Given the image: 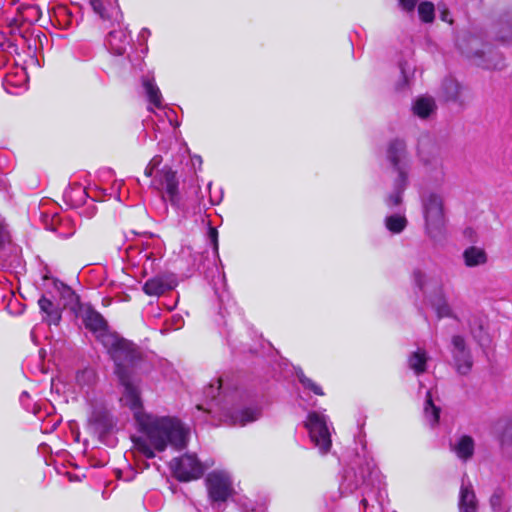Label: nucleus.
Masks as SVG:
<instances>
[{
    "label": "nucleus",
    "mask_w": 512,
    "mask_h": 512,
    "mask_svg": "<svg viewBox=\"0 0 512 512\" xmlns=\"http://www.w3.org/2000/svg\"><path fill=\"white\" fill-rule=\"evenodd\" d=\"M195 160H196V162H193V165H196V163H199V164L202 163V160L200 157H196Z\"/></svg>",
    "instance_id": "de8ad7c7"
},
{
    "label": "nucleus",
    "mask_w": 512,
    "mask_h": 512,
    "mask_svg": "<svg viewBox=\"0 0 512 512\" xmlns=\"http://www.w3.org/2000/svg\"><path fill=\"white\" fill-rule=\"evenodd\" d=\"M176 286V276L172 273H163L148 279L143 285V291L149 296H160Z\"/></svg>",
    "instance_id": "2eb2a0df"
},
{
    "label": "nucleus",
    "mask_w": 512,
    "mask_h": 512,
    "mask_svg": "<svg viewBox=\"0 0 512 512\" xmlns=\"http://www.w3.org/2000/svg\"><path fill=\"white\" fill-rule=\"evenodd\" d=\"M178 184L176 172L169 166H164L162 169L158 170L154 179L151 180V186L162 191V199L169 201L174 207L180 206Z\"/></svg>",
    "instance_id": "423d86ee"
},
{
    "label": "nucleus",
    "mask_w": 512,
    "mask_h": 512,
    "mask_svg": "<svg viewBox=\"0 0 512 512\" xmlns=\"http://www.w3.org/2000/svg\"><path fill=\"white\" fill-rule=\"evenodd\" d=\"M387 159L397 173L394 179L393 192L386 199L387 206L392 208L401 204L402 194L408 184L410 162L407 158L406 144L404 141L395 139L389 143Z\"/></svg>",
    "instance_id": "7ed1b4c3"
},
{
    "label": "nucleus",
    "mask_w": 512,
    "mask_h": 512,
    "mask_svg": "<svg viewBox=\"0 0 512 512\" xmlns=\"http://www.w3.org/2000/svg\"><path fill=\"white\" fill-rule=\"evenodd\" d=\"M400 80L396 83L395 89L399 92L408 90L412 83V77L414 75V69L407 63L400 64Z\"/></svg>",
    "instance_id": "b1692460"
},
{
    "label": "nucleus",
    "mask_w": 512,
    "mask_h": 512,
    "mask_svg": "<svg viewBox=\"0 0 512 512\" xmlns=\"http://www.w3.org/2000/svg\"><path fill=\"white\" fill-rule=\"evenodd\" d=\"M195 160H196V162H193V165H196V163H199V164L202 163V160L200 157H196Z\"/></svg>",
    "instance_id": "09e8293b"
},
{
    "label": "nucleus",
    "mask_w": 512,
    "mask_h": 512,
    "mask_svg": "<svg viewBox=\"0 0 512 512\" xmlns=\"http://www.w3.org/2000/svg\"><path fill=\"white\" fill-rule=\"evenodd\" d=\"M150 36V31L147 28H143L139 33V38L146 40Z\"/></svg>",
    "instance_id": "37998d69"
},
{
    "label": "nucleus",
    "mask_w": 512,
    "mask_h": 512,
    "mask_svg": "<svg viewBox=\"0 0 512 512\" xmlns=\"http://www.w3.org/2000/svg\"><path fill=\"white\" fill-rule=\"evenodd\" d=\"M164 114L168 118L169 123L172 125V117L171 116L174 114V112L172 110L164 111Z\"/></svg>",
    "instance_id": "a18cd8bd"
},
{
    "label": "nucleus",
    "mask_w": 512,
    "mask_h": 512,
    "mask_svg": "<svg viewBox=\"0 0 512 512\" xmlns=\"http://www.w3.org/2000/svg\"><path fill=\"white\" fill-rule=\"evenodd\" d=\"M207 238L213 246L215 257H218V231L215 227H209Z\"/></svg>",
    "instance_id": "f704fd0d"
},
{
    "label": "nucleus",
    "mask_w": 512,
    "mask_h": 512,
    "mask_svg": "<svg viewBox=\"0 0 512 512\" xmlns=\"http://www.w3.org/2000/svg\"><path fill=\"white\" fill-rule=\"evenodd\" d=\"M431 166H432V169L434 170H438L440 174H442V163L437 160V159H434L432 162H431Z\"/></svg>",
    "instance_id": "79ce46f5"
},
{
    "label": "nucleus",
    "mask_w": 512,
    "mask_h": 512,
    "mask_svg": "<svg viewBox=\"0 0 512 512\" xmlns=\"http://www.w3.org/2000/svg\"><path fill=\"white\" fill-rule=\"evenodd\" d=\"M23 396H24V397H27V396H28V393H27V392H23V393H22V395H21V397H23Z\"/></svg>",
    "instance_id": "8fccbe9b"
},
{
    "label": "nucleus",
    "mask_w": 512,
    "mask_h": 512,
    "mask_svg": "<svg viewBox=\"0 0 512 512\" xmlns=\"http://www.w3.org/2000/svg\"><path fill=\"white\" fill-rule=\"evenodd\" d=\"M205 482L209 498L214 503L225 502L233 492L231 476L226 471L210 472Z\"/></svg>",
    "instance_id": "9d476101"
},
{
    "label": "nucleus",
    "mask_w": 512,
    "mask_h": 512,
    "mask_svg": "<svg viewBox=\"0 0 512 512\" xmlns=\"http://www.w3.org/2000/svg\"><path fill=\"white\" fill-rule=\"evenodd\" d=\"M452 356L457 371L466 375L470 372L473 366V360L470 350L466 346L465 339L460 335L452 337Z\"/></svg>",
    "instance_id": "4468645a"
},
{
    "label": "nucleus",
    "mask_w": 512,
    "mask_h": 512,
    "mask_svg": "<svg viewBox=\"0 0 512 512\" xmlns=\"http://www.w3.org/2000/svg\"><path fill=\"white\" fill-rule=\"evenodd\" d=\"M151 253L147 250L140 251V260L144 259L145 261H148L150 259Z\"/></svg>",
    "instance_id": "c03bdc74"
},
{
    "label": "nucleus",
    "mask_w": 512,
    "mask_h": 512,
    "mask_svg": "<svg viewBox=\"0 0 512 512\" xmlns=\"http://www.w3.org/2000/svg\"><path fill=\"white\" fill-rule=\"evenodd\" d=\"M468 235H471L472 229H467Z\"/></svg>",
    "instance_id": "3c124183"
},
{
    "label": "nucleus",
    "mask_w": 512,
    "mask_h": 512,
    "mask_svg": "<svg viewBox=\"0 0 512 512\" xmlns=\"http://www.w3.org/2000/svg\"><path fill=\"white\" fill-rule=\"evenodd\" d=\"M453 451L461 460H468L474 454V440L472 437L463 435L453 446Z\"/></svg>",
    "instance_id": "412c9836"
},
{
    "label": "nucleus",
    "mask_w": 512,
    "mask_h": 512,
    "mask_svg": "<svg viewBox=\"0 0 512 512\" xmlns=\"http://www.w3.org/2000/svg\"><path fill=\"white\" fill-rule=\"evenodd\" d=\"M407 225V220L402 214H394L385 218V226L392 233H400Z\"/></svg>",
    "instance_id": "cd10ccee"
},
{
    "label": "nucleus",
    "mask_w": 512,
    "mask_h": 512,
    "mask_svg": "<svg viewBox=\"0 0 512 512\" xmlns=\"http://www.w3.org/2000/svg\"><path fill=\"white\" fill-rule=\"evenodd\" d=\"M502 499V493L499 491H496L490 498V503L493 509H498L501 504Z\"/></svg>",
    "instance_id": "a19ab883"
},
{
    "label": "nucleus",
    "mask_w": 512,
    "mask_h": 512,
    "mask_svg": "<svg viewBox=\"0 0 512 512\" xmlns=\"http://www.w3.org/2000/svg\"><path fill=\"white\" fill-rule=\"evenodd\" d=\"M8 47H13V44L12 43H8Z\"/></svg>",
    "instance_id": "5fc2aeb1"
},
{
    "label": "nucleus",
    "mask_w": 512,
    "mask_h": 512,
    "mask_svg": "<svg viewBox=\"0 0 512 512\" xmlns=\"http://www.w3.org/2000/svg\"><path fill=\"white\" fill-rule=\"evenodd\" d=\"M90 5L105 27L115 26L116 23L123 21V14L117 0H90Z\"/></svg>",
    "instance_id": "ddd939ff"
},
{
    "label": "nucleus",
    "mask_w": 512,
    "mask_h": 512,
    "mask_svg": "<svg viewBox=\"0 0 512 512\" xmlns=\"http://www.w3.org/2000/svg\"><path fill=\"white\" fill-rule=\"evenodd\" d=\"M90 421L96 424L97 428L102 431L107 430L111 426L110 420L106 412H93L90 417Z\"/></svg>",
    "instance_id": "2f4dec72"
},
{
    "label": "nucleus",
    "mask_w": 512,
    "mask_h": 512,
    "mask_svg": "<svg viewBox=\"0 0 512 512\" xmlns=\"http://www.w3.org/2000/svg\"><path fill=\"white\" fill-rule=\"evenodd\" d=\"M464 263L467 267H476L486 264L488 257L483 248L470 246L463 252Z\"/></svg>",
    "instance_id": "6ab92c4d"
},
{
    "label": "nucleus",
    "mask_w": 512,
    "mask_h": 512,
    "mask_svg": "<svg viewBox=\"0 0 512 512\" xmlns=\"http://www.w3.org/2000/svg\"><path fill=\"white\" fill-rule=\"evenodd\" d=\"M106 28L109 29L104 39L107 50L114 56L128 55V52L132 49L133 40L131 32L123 24V21Z\"/></svg>",
    "instance_id": "6e6552de"
},
{
    "label": "nucleus",
    "mask_w": 512,
    "mask_h": 512,
    "mask_svg": "<svg viewBox=\"0 0 512 512\" xmlns=\"http://www.w3.org/2000/svg\"><path fill=\"white\" fill-rule=\"evenodd\" d=\"M424 414L432 426L438 423L440 409L434 405L430 391H427L426 393Z\"/></svg>",
    "instance_id": "bb28decb"
},
{
    "label": "nucleus",
    "mask_w": 512,
    "mask_h": 512,
    "mask_svg": "<svg viewBox=\"0 0 512 512\" xmlns=\"http://www.w3.org/2000/svg\"><path fill=\"white\" fill-rule=\"evenodd\" d=\"M0 47H1L2 49H4V43H1V44H0Z\"/></svg>",
    "instance_id": "864d4df0"
},
{
    "label": "nucleus",
    "mask_w": 512,
    "mask_h": 512,
    "mask_svg": "<svg viewBox=\"0 0 512 512\" xmlns=\"http://www.w3.org/2000/svg\"><path fill=\"white\" fill-rule=\"evenodd\" d=\"M426 362L427 356L425 351L422 350L413 352L408 359L409 368L413 370L417 375L425 372Z\"/></svg>",
    "instance_id": "393cba45"
},
{
    "label": "nucleus",
    "mask_w": 512,
    "mask_h": 512,
    "mask_svg": "<svg viewBox=\"0 0 512 512\" xmlns=\"http://www.w3.org/2000/svg\"><path fill=\"white\" fill-rule=\"evenodd\" d=\"M55 17L58 22V24L62 28H69L73 25L74 17L72 14L68 11L65 7H59L57 11L55 12Z\"/></svg>",
    "instance_id": "7c9ffc66"
},
{
    "label": "nucleus",
    "mask_w": 512,
    "mask_h": 512,
    "mask_svg": "<svg viewBox=\"0 0 512 512\" xmlns=\"http://www.w3.org/2000/svg\"><path fill=\"white\" fill-rule=\"evenodd\" d=\"M460 318L462 319L463 323L464 321L467 322L469 331L472 335V337L480 344H482L484 339V325H485V318L483 315L479 313H473L469 316L468 320L463 315H460Z\"/></svg>",
    "instance_id": "f3484780"
},
{
    "label": "nucleus",
    "mask_w": 512,
    "mask_h": 512,
    "mask_svg": "<svg viewBox=\"0 0 512 512\" xmlns=\"http://www.w3.org/2000/svg\"><path fill=\"white\" fill-rule=\"evenodd\" d=\"M459 510L460 512H477L478 501L470 482H465L462 479V484L459 493Z\"/></svg>",
    "instance_id": "dca6fc26"
},
{
    "label": "nucleus",
    "mask_w": 512,
    "mask_h": 512,
    "mask_svg": "<svg viewBox=\"0 0 512 512\" xmlns=\"http://www.w3.org/2000/svg\"><path fill=\"white\" fill-rule=\"evenodd\" d=\"M142 83L150 104L154 105L158 109H161L162 95L154 80L150 78H144Z\"/></svg>",
    "instance_id": "5701e85b"
},
{
    "label": "nucleus",
    "mask_w": 512,
    "mask_h": 512,
    "mask_svg": "<svg viewBox=\"0 0 512 512\" xmlns=\"http://www.w3.org/2000/svg\"><path fill=\"white\" fill-rule=\"evenodd\" d=\"M184 324V319L181 315L179 314H174L171 316V319H170V327L177 330V329H180Z\"/></svg>",
    "instance_id": "58836bf2"
},
{
    "label": "nucleus",
    "mask_w": 512,
    "mask_h": 512,
    "mask_svg": "<svg viewBox=\"0 0 512 512\" xmlns=\"http://www.w3.org/2000/svg\"><path fill=\"white\" fill-rule=\"evenodd\" d=\"M413 278L417 287L424 293L437 288V292L429 295L427 299L438 318H451L458 323L462 322L460 315L448 303L447 298L443 294L442 287L437 281L427 278L420 270L414 271Z\"/></svg>",
    "instance_id": "20e7f679"
},
{
    "label": "nucleus",
    "mask_w": 512,
    "mask_h": 512,
    "mask_svg": "<svg viewBox=\"0 0 512 512\" xmlns=\"http://www.w3.org/2000/svg\"><path fill=\"white\" fill-rule=\"evenodd\" d=\"M438 9H439V13H440V19L444 22H448L451 24L453 22V20L450 17L449 10L444 5H439Z\"/></svg>",
    "instance_id": "ea45409f"
},
{
    "label": "nucleus",
    "mask_w": 512,
    "mask_h": 512,
    "mask_svg": "<svg viewBox=\"0 0 512 512\" xmlns=\"http://www.w3.org/2000/svg\"><path fill=\"white\" fill-rule=\"evenodd\" d=\"M305 427L308 429L311 441L319 448L322 454L331 448V436L327 426L326 417L317 412L308 414Z\"/></svg>",
    "instance_id": "1a4fd4ad"
},
{
    "label": "nucleus",
    "mask_w": 512,
    "mask_h": 512,
    "mask_svg": "<svg viewBox=\"0 0 512 512\" xmlns=\"http://www.w3.org/2000/svg\"><path fill=\"white\" fill-rule=\"evenodd\" d=\"M442 96L446 101L463 102L461 97L463 87L454 79H445L442 83Z\"/></svg>",
    "instance_id": "aec40b11"
},
{
    "label": "nucleus",
    "mask_w": 512,
    "mask_h": 512,
    "mask_svg": "<svg viewBox=\"0 0 512 512\" xmlns=\"http://www.w3.org/2000/svg\"><path fill=\"white\" fill-rule=\"evenodd\" d=\"M436 110L435 100L430 96H419L412 105L414 115L421 119L430 117Z\"/></svg>",
    "instance_id": "a211bd4d"
},
{
    "label": "nucleus",
    "mask_w": 512,
    "mask_h": 512,
    "mask_svg": "<svg viewBox=\"0 0 512 512\" xmlns=\"http://www.w3.org/2000/svg\"><path fill=\"white\" fill-rule=\"evenodd\" d=\"M502 444L512 447V422L507 425L502 436Z\"/></svg>",
    "instance_id": "e433bc0d"
},
{
    "label": "nucleus",
    "mask_w": 512,
    "mask_h": 512,
    "mask_svg": "<svg viewBox=\"0 0 512 512\" xmlns=\"http://www.w3.org/2000/svg\"><path fill=\"white\" fill-rule=\"evenodd\" d=\"M50 229L56 231V228L54 226H52Z\"/></svg>",
    "instance_id": "6e6d98bb"
},
{
    "label": "nucleus",
    "mask_w": 512,
    "mask_h": 512,
    "mask_svg": "<svg viewBox=\"0 0 512 512\" xmlns=\"http://www.w3.org/2000/svg\"><path fill=\"white\" fill-rule=\"evenodd\" d=\"M174 476L182 482L200 478L204 474V467L195 455L185 454L174 458L170 463Z\"/></svg>",
    "instance_id": "9b49d317"
},
{
    "label": "nucleus",
    "mask_w": 512,
    "mask_h": 512,
    "mask_svg": "<svg viewBox=\"0 0 512 512\" xmlns=\"http://www.w3.org/2000/svg\"><path fill=\"white\" fill-rule=\"evenodd\" d=\"M498 39L504 43L512 41V24L506 22L498 32Z\"/></svg>",
    "instance_id": "473e14b6"
},
{
    "label": "nucleus",
    "mask_w": 512,
    "mask_h": 512,
    "mask_svg": "<svg viewBox=\"0 0 512 512\" xmlns=\"http://www.w3.org/2000/svg\"><path fill=\"white\" fill-rule=\"evenodd\" d=\"M77 316L82 320L85 327L97 334L102 342L103 334H111L107 331V323L103 316L88 304H80L77 310Z\"/></svg>",
    "instance_id": "f8f14e48"
},
{
    "label": "nucleus",
    "mask_w": 512,
    "mask_h": 512,
    "mask_svg": "<svg viewBox=\"0 0 512 512\" xmlns=\"http://www.w3.org/2000/svg\"><path fill=\"white\" fill-rule=\"evenodd\" d=\"M40 310L46 314V319L49 324L57 325L61 319V312L59 308L48 298L42 296L38 300Z\"/></svg>",
    "instance_id": "4be33fe9"
},
{
    "label": "nucleus",
    "mask_w": 512,
    "mask_h": 512,
    "mask_svg": "<svg viewBox=\"0 0 512 512\" xmlns=\"http://www.w3.org/2000/svg\"><path fill=\"white\" fill-rule=\"evenodd\" d=\"M468 235H471L472 229H467Z\"/></svg>",
    "instance_id": "603ef678"
},
{
    "label": "nucleus",
    "mask_w": 512,
    "mask_h": 512,
    "mask_svg": "<svg viewBox=\"0 0 512 512\" xmlns=\"http://www.w3.org/2000/svg\"><path fill=\"white\" fill-rule=\"evenodd\" d=\"M479 44V39L473 36L469 37L467 40L463 39L458 42L462 52L465 53L467 57L475 59V63L478 66L486 69H502L504 66L502 58L490 48L487 51L489 58H484L486 51L479 50Z\"/></svg>",
    "instance_id": "0eeeda50"
},
{
    "label": "nucleus",
    "mask_w": 512,
    "mask_h": 512,
    "mask_svg": "<svg viewBox=\"0 0 512 512\" xmlns=\"http://www.w3.org/2000/svg\"><path fill=\"white\" fill-rule=\"evenodd\" d=\"M398 2L400 7L408 13H412L417 4V0H398Z\"/></svg>",
    "instance_id": "4c0bfd02"
},
{
    "label": "nucleus",
    "mask_w": 512,
    "mask_h": 512,
    "mask_svg": "<svg viewBox=\"0 0 512 512\" xmlns=\"http://www.w3.org/2000/svg\"><path fill=\"white\" fill-rule=\"evenodd\" d=\"M9 241V233L4 219L0 216V248Z\"/></svg>",
    "instance_id": "c9c22d12"
},
{
    "label": "nucleus",
    "mask_w": 512,
    "mask_h": 512,
    "mask_svg": "<svg viewBox=\"0 0 512 512\" xmlns=\"http://www.w3.org/2000/svg\"><path fill=\"white\" fill-rule=\"evenodd\" d=\"M195 160H196V162H193V165H196V163H199V164L202 163V160L200 157H196Z\"/></svg>",
    "instance_id": "49530a36"
},
{
    "label": "nucleus",
    "mask_w": 512,
    "mask_h": 512,
    "mask_svg": "<svg viewBox=\"0 0 512 512\" xmlns=\"http://www.w3.org/2000/svg\"><path fill=\"white\" fill-rule=\"evenodd\" d=\"M418 15L422 22L432 23L435 18V7L430 1L421 2L418 5Z\"/></svg>",
    "instance_id": "c85d7f7f"
},
{
    "label": "nucleus",
    "mask_w": 512,
    "mask_h": 512,
    "mask_svg": "<svg viewBox=\"0 0 512 512\" xmlns=\"http://www.w3.org/2000/svg\"><path fill=\"white\" fill-rule=\"evenodd\" d=\"M426 230L429 236L436 239L442 234L445 226L443 200L437 194H430L423 203Z\"/></svg>",
    "instance_id": "39448f33"
},
{
    "label": "nucleus",
    "mask_w": 512,
    "mask_h": 512,
    "mask_svg": "<svg viewBox=\"0 0 512 512\" xmlns=\"http://www.w3.org/2000/svg\"><path fill=\"white\" fill-rule=\"evenodd\" d=\"M424 414L432 426L438 423L440 409L434 405L430 391H427L426 393Z\"/></svg>",
    "instance_id": "a878e982"
},
{
    "label": "nucleus",
    "mask_w": 512,
    "mask_h": 512,
    "mask_svg": "<svg viewBox=\"0 0 512 512\" xmlns=\"http://www.w3.org/2000/svg\"><path fill=\"white\" fill-rule=\"evenodd\" d=\"M205 403L197 405L199 412L208 414L214 421L230 425L245 426L256 421L261 414L257 407H242L236 404V393L222 391V379L212 380L204 389Z\"/></svg>",
    "instance_id": "f03ea898"
},
{
    "label": "nucleus",
    "mask_w": 512,
    "mask_h": 512,
    "mask_svg": "<svg viewBox=\"0 0 512 512\" xmlns=\"http://www.w3.org/2000/svg\"><path fill=\"white\" fill-rule=\"evenodd\" d=\"M102 344L115 362L116 373L124 387L121 401L133 411L139 425L141 434L132 438L135 449L148 459L154 458L156 452H163L168 445L184 449L189 431L178 419L142 413L139 383L132 373L141 357L138 347L113 333L103 334Z\"/></svg>",
    "instance_id": "f257e3e1"
},
{
    "label": "nucleus",
    "mask_w": 512,
    "mask_h": 512,
    "mask_svg": "<svg viewBox=\"0 0 512 512\" xmlns=\"http://www.w3.org/2000/svg\"><path fill=\"white\" fill-rule=\"evenodd\" d=\"M162 160L163 159L161 155H155L145 167L144 175L148 178L152 177L154 170H156L160 166Z\"/></svg>",
    "instance_id": "72a5a7b5"
},
{
    "label": "nucleus",
    "mask_w": 512,
    "mask_h": 512,
    "mask_svg": "<svg viewBox=\"0 0 512 512\" xmlns=\"http://www.w3.org/2000/svg\"><path fill=\"white\" fill-rule=\"evenodd\" d=\"M299 382L305 389L312 391L316 395H324L322 388L310 378L306 377L301 369L296 372Z\"/></svg>",
    "instance_id": "c756f323"
}]
</instances>
